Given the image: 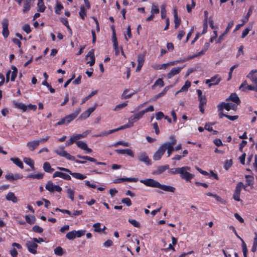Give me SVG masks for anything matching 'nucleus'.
Here are the masks:
<instances>
[{
  "mask_svg": "<svg viewBox=\"0 0 257 257\" xmlns=\"http://www.w3.org/2000/svg\"><path fill=\"white\" fill-rule=\"evenodd\" d=\"M97 106V105L95 104L94 106L89 108L86 111L82 112L79 116V119H85L88 118L91 113L96 109Z\"/></svg>",
  "mask_w": 257,
  "mask_h": 257,
  "instance_id": "nucleus-12",
  "label": "nucleus"
},
{
  "mask_svg": "<svg viewBox=\"0 0 257 257\" xmlns=\"http://www.w3.org/2000/svg\"><path fill=\"white\" fill-rule=\"evenodd\" d=\"M11 161H12L15 165L18 166L21 169L24 168V165L23 162L21 161V160L18 158H11Z\"/></svg>",
  "mask_w": 257,
  "mask_h": 257,
  "instance_id": "nucleus-33",
  "label": "nucleus"
},
{
  "mask_svg": "<svg viewBox=\"0 0 257 257\" xmlns=\"http://www.w3.org/2000/svg\"><path fill=\"white\" fill-rule=\"evenodd\" d=\"M77 157L79 159H82L86 160L92 162H94L95 163L96 165H103V166H106V163L105 162H97V160L94 158H92L91 157L88 156H81L79 155H77Z\"/></svg>",
  "mask_w": 257,
  "mask_h": 257,
  "instance_id": "nucleus-13",
  "label": "nucleus"
},
{
  "mask_svg": "<svg viewBox=\"0 0 257 257\" xmlns=\"http://www.w3.org/2000/svg\"><path fill=\"white\" fill-rule=\"evenodd\" d=\"M24 161L26 164L31 167L32 170H35L34 162L32 159L30 158H25L24 159Z\"/></svg>",
  "mask_w": 257,
  "mask_h": 257,
  "instance_id": "nucleus-35",
  "label": "nucleus"
},
{
  "mask_svg": "<svg viewBox=\"0 0 257 257\" xmlns=\"http://www.w3.org/2000/svg\"><path fill=\"white\" fill-rule=\"evenodd\" d=\"M37 6L39 8L38 11L41 13L44 12L45 11L46 7L44 5L43 0H38Z\"/></svg>",
  "mask_w": 257,
  "mask_h": 257,
  "instance_id": "nucleus-37",
  "label": "nucleus"
},
{
  "mask_svg": "<svg viewBox=\"0 0 257 257\" xmlns=\"http://www.w3.org/2000/svg\"><path fill=\"white\" fill-rule=\"evenodd\" d=\"M13 104L16 108L22 109L24 112L26 111L28 109V107L27 106V105H26L23 103L18 102L16 101H13Z\"/></svg>",
  "mask_w": 257,
  "mask_h": 257,
  "instance_id": "nucleus-29",
  "label": "nucleus"
},
{
  "mask_svg": "<svg viewBox=\"0 0 257 257\" xmlns=\"http://www.w3.org/2000/svg\"><path fill=\"white\" fill-rule=\"evenodd\" d=\"M54 186L52 182L51 181H49L47 184L46 185L45 188L50 192H54Z\"/></svg>",
  "mask_w": 257,
  "mask_h": 257,
  "instance_id": "nucleus-46",
  "label": "nucleus"
},
{
  "mask_svg": "<svg viewBox=\"0 0 257 257\" xmlns=\"http://www.w3.org/2000/svg\"><path fill=\"white\" fill-rule=\"evenodd\" d=\"M76 145L78 148L83 150L86 151L88 153H90L92 151V149L89 148L87 146V145L83 141L76 142Z\"/></svg>",
  "mask_w": 257,
  "mask_h": 257,
  "instance_id": "nucleus-21",
  "label": "nucleus"
},
{
  "mask_svg": "<svg viewBox=\"0 0 257 257\" xmlns=\"http://www.w3.org/2000/svg\"><path fill=\"white\" fill-rule=\"evenodd\" d=\"M190 170L191 168L190 167L185 166L181 167L179 173L180 177L186 181L191 182V179L194 178V175L188 172V171H190Z\"/></svg>",
  "mask_w": 257,
  "mask_h": 257,
  "instance_id": "nucleus-3",
  "label": "nucleus"
},
{
  "mask_svg": "<svg viewBox=\"0 0 257 257\" xmlns=\"http://www.w3.org/2000/svg\"><path fill=\"white\" fill-rule=\"evenodd\" d=\"M246 179V186H244V189L247 186H250L253 184V177L250 175H245Z\"/></svg>",
  "mask_w": 257,
  "mask_h": 257,
  "instance_id": "nucleus-41",
  "label": "nucleus"
},
{
  "mask_svg": "<svg viewBox=\"0 0 257 257\" xmlns=\"http://www.w3.org/2000/svg\"><path fill=\"white\" fill-rule=\"evenodd\" d=\"M180 168H172L169 170L168 172L172 175H175L180 173Z\"/></svg>",
  "mask_w": 257,
  "mask_h": 257,
  "instance_id": "nucleus-58",
  "label": "nucleus"
},
{
  "mask_svg": "<svg viewBox=\"0 0 257 257\" xmlns=\"http://www.w3.org/2000/svg\"><path fill=\"white\" fill-rule=\"evenodd\" d=\"M19 6L22 5L23 0H15ZM35 0H24L23 12L25 14L27 13L31 8V3H33Z\"/></svg>",
  "mask_w": 257,
  "mask_h": 257,
  "instance_id": "nucleus-7",
  "label": "nucleus"
},
{
  "mask_svg": "<svg viewBox=\"0 0 257 257\" xmlns=\"http://www.w3.org/2000/svg\"><path fill=\"white\" fill-rule=\"evenodd\" d=\"M254 234V237L253 240V244L251 249V251L253 252H255L257 249V232H255Z\"/></svg>",
  "mask_w": 257,
  "mask_h": 257,
  "instance_id": "nucleus-40",
  "label": "nucleus"
},
{
  "mask_svg": "<svg viewBox=\"0 0 257 257\" xmlns=\"http://www.w3.org/2000/svg\"><path fill=\"white\" fill-rule=\"evenodd\" d=\"M169 169V165H166L164 166H158L157 168V170L155 171L153 174H161L165 172L166 170Z\"/></svg>",
  "mask_w": 257,
  "mask_h": 257,
  "instance_id": "nucleus-28",
  "label": "nucleus"
},
{
  "mask_svg": "<svg viewBox=\"0 0 257 257\" xmlns=\"http://www.w3.org/2000/svg\"><path fill=\"white\" fill-rule=\"evenodd\" d=\"M81 109L80 107L77 108L74 112L66 115L64 117L66 122V124L70 123L72 121L75 119L78 115L80 113Z\"/></svg>",
  "mask_w": 257,
  "mask_h": 257,
  "instance_id": "nucleus-8",
  "label": "nucleus"
},
{
  "mask_svg": "<svg viewBox=\"0 0 257 257\" xmlns=\"http://www.w3.org/2000/svg\"><path fill=\"white\" fill-rule=\"evenodd\" d=\"M26 246L30 252L33 254L37 253V248L38 246L37 243L32 241H28L26 243Z\"/></svg>",
  "mask_w": 257,
  "mask_h": 257,
  "instance_id": "nucleus-18",
  "label": "nucleus"
},
{
  "mask_svg": "<svg viewBox=\"0 0 257 257\" xmlns=\"http://www.w3.org/2000/svg\"><path fill=\"white\" fill-rule=\"evenodd\" d=\"M168 66V63L165 64H163L162 65H158L155 66H154V68L156 70H160V69H166L167 67Z\"/></svg>",
  "mask_w": 257,
  "mask_h": 257,
  "instance_id": "nucleus-62",
  "label": "nucleus"
},
{
  "mask_svg": "<svg viewBox=\"0 0 257 257\" xmlns=\"http://www.w3.org/2000/svg\"><path fill=\"white\" fill-rule=\"evenodd\" d=\"M197 93L198 96V100L199 101V105H206L207 103V99L205 95H202V92L200 89L197 90Z\"/></svg>",
  "mask_w": 257,
  "mask_h": 257,
  "instance_id": "nucleus-20",
  "label": "nucleus"
},
{
  "mask_svg": "<svg viewBox=\"0 0 257 257\" xmlns=\"http://www.w3.org/2000/svg\"><path fill=\"white\" fill-rule=\"evenodd\" d=\"M42 84L43 85H44V86H46L48 88H49L50 91L51 93H54L55 92V89H54L52 87V86H51L50 84H49L47 81L46 80H44L42 83Z\"/></svg>",
  "mask_w": 257,
  "mask_h": 257,
  "instance_id": "nucleus-50",
  "label": "nucleus"
},
{
  "mask_svg": "<svg viewBox=\"0 0 257 257\" xmlns=\"http://www.w3.org/2000/svg\"><path fill=\"white\" fill-rule=\"evenodd\" d=\"M101 224L99 222L96 223L93 225L94 228V231L97 232H102L101 228H100Z\"/></svg>",
  "mask_w": 257,
  "mask_h": 257,
  "instance_id": "nucleus-60",
  "label": "nucleus"
},
{
  "mask_svg": "<svg viewBox=\"0 0 257 257\" xmlns=\"http://www.w3.org/2000/svg\"><path fill=\"white\" fill-rule=\"evenodd\" d=\"M128 91V89H125L124 90V91L123 92V93L122 94V96H121L122 98H124V99L129 98L131 97L132 96H133V94H134V93L127 94Z\"/></svg>",
  "mask_w": 257,
  "mask_h": 257,
  "instance_id": "nucleus-57",
  "label": "nucleus"
},
{
  "mask_svg": "<svg viewBox=\"0 0 257 257\" xmlns=\"http://www.w3.org/2000/svg\"><path fill=\"white\" fill-rule=\"evenodd\" d=\"M159 12L160 10L159 7L157 5L153 3L152 5V8L151 11V14H153V15L158 14L159 13Z\"/></svg>",
  "mask_w": 257,
  "mask_h": 257,
  "instance_id": "nucleus-45",
  "label": "nucleus"
},
{
  "mask_svg": "<svg viewBox=\"0 0 257 257\" xmlns=\"http://www.w3.org/2000/svg\"><path fill=\"white\" fill-rule=\"evenodd\" d=\"M252 82L257 83V70H252L246 76Z\"/></svg>",
  "mask_w": 257,
  "mask_h": 257,
  "instance_id": "nucleus-24",
  "label": "nucleus"
},
{
  "mask_svg": "<svg viewBox=\"0 0 257 257\" xmlns=\"http://www.w3.org/2000/svg\"><path fill=\"white\" fill-rule=\"evenodd\" d=\"M168 90V88L165 87L164 90L160 93H158L155 96L154 100L158 99V98L163 96L167 92Z\"/></svg>",
  "mask_w": 257,
  "mask_h": 257,
  "instance_id": "nucleus-51",
  "label": "nucleus"
},
{
  "mask_svg": "<svg viewBox=\"0 0 257 257\" xmlns=\"http://www.w3.org/2000/svg\"><path fill=\"white\" fill-rule=\"evenodd\" d=\"M32 230L36 233H42L44 230L41 227L36 225L32 227Z\"/></svg>",
  "mask_w": 257,
  "mask_h": 257,
  "instance_id": "nucleus-52",
  "label": "nucleus"
},
{
  "mask_svg": "<svg viewBox=\"0 0 257 257\" xmlns=\"http://www.w3.org/2000/svg\"><path fill=\"white\" fill-rule=\"evenodd\" d=\"M39 142L37 140L29 142L27 144V146L31 151H33L39 146Z\"/></svg>",
  "mask_w": 257,
  "mask_h": 257,
  "instance_id": "nucleus-27",
  "label": "nucleus"
},
{
  "mask_svg": "<svg viewBox=\"0 0 257 257\" xmlns=\"http://www.w3.org/2000/svg\"><path fill=\"white\" fill-rule=\"evenodd\" d=\"M85 233V230H75V235L76 237H80L84 235Z\"/></svg>",
  "mask_w": 257,
  "mask_h": 257,
  "instance_id": "nucleus-63",
  "label": "nucleus"
},
{
  "mask_svg": "<svg viewBox=\"0 0 257 257\" xmlns=\"http://www.w3.org/2000/svg\"><path fill=\"white\" fill-rule=\"evenodd\" d=\"M6 199L8 201H11L13 203H17L18 202V198L15 196L14 193L9 192L6 196Z\"/></svg>",
  "mask_w": 257,
  "mask_h": 257,
  "instance_id": "nucleus-31",
  "label": "nucleus"
},
{
  "mask_svg": "<svg viewBox=\"0 0 257 257\" xmlns=\"http://www.w3.org/2000/svg\"><path fill=\"white\" fill-rule=\"evenodd\" d=\"M43 169L47 173H51L54 171V169L52 168L49 162H45L43 164Z\"/></svg>",
  "mask_w": 257,
  "mask_h": 257,
  "instance_id": "nucleus-34",
  "label": "nucleus"
},
{
  "mask_svg": "<svg viewBox=\"0 0 257 257\" xmlns=\"http://www.w3.org/2000/svg\"><path fill=\"white\" fill-rule=\"evenodd\" d=\"M219 109L221 110H223V109H225L227 111H229L231 109L235 110L237 109V105L236 104L224 102L219 103Z\"/></svg>",
  "mask_w": 257,
  "mask_h": 257,
  "instance_id": "nucleus-9",
  "label": "nucleus"
},
{
  "mask_svg": "<svg viewBox=\"0 0 257 257\" xmlns=\"http://www.w3.org/2000/svg\"><path fill=\"white\" fill-rule=\"evenodd\" d=\"M121 202L125 204L127 206L132 205V201L129 198H124L121 200Z\"/></svg>",
  "mask_w": 257,
  "mask_h": 257,
  "instance_id": "nucleus-64",
  "label": "nucleus"
},
{
  "mask_svg": "<svg viewBox=\"0 0 257 257\" xmlns=\"http://www.w3.org/2000/svg\"><path fill=\"white\" fill-rule=\"evenodd\" d=\"M66 192L69 198L72 201H73L74 200V190L69 188L67 190Z\"/></svg>",
  "mask_w": 257,
  "mask_h": 257,
  "instance_id": "nucleus-47",
  "label": "nucleus"
},
{
  "mask_svg": "<svg viewBox=\"0 0 257 257\" xmlns=\"http://www.w3.org/2000/svg\"><path fill=\"white\" fill-rule=\"evenodd\" d=\"M161 18L162 19H165L166 18V6L164 5L161 6Z\"/></svg>",
  "mask_w": 257,
  "mask_h": 257,
  "instance_id": "nucleus-53",
  "label": "nucleus"
},
{
  "mask_svg": "<svg viewBox=\"0 0 257 257\" xmlns=\"http://www.w3.org/2000/svg\"><path fill=\"white\" fill-rule=\"evenodd\" d=\"M221 81V78L218 77L217 75L212 77L209 79L206 80L205 83L208 85L209 87H210L212 85H215L218 84Z\"/></svg>",
  "mask_w": 257,
  "mask_h": 257,
  "instance_id": "nucleus-17",
  "label": "nucleus"
},
{
  "mask_svg": "<svg viewBox=\"0 0 257 257\" xmlns=\"http://www.w3.org/2000/svg\"><path fill=\"white\" fill-rule=\"evenodd\" d=\"M195 2L194 0L191 1V5L187 4L186 6L187 11L188 13L192 11V9L195 7Z\"/></svg>",
  "mask_w": 257,
  "mask_h": 257,
  "instance_id": "nucleus-59",
  "label": "nucleus"
},
{
  "mask_svg": "<svg viewBox=\"0 0 257 257\" xmlns=\"http://www.w3.org/2000/svg\"><path fill=\"white\" fill-rule=\"evenodd\" d=\"M11 68L13 70V71L12 72L11 80L12 81H15L16 78L17 77V76L18 69H17V67L15 66H12Z\"/></svg>",
  "mask_w": 257,
  "mask_h": 257,
  "instance_id": "nucleus-38",
  "label": "nucleus"
},
{
  "mask_svg": "<svg viewBox=\"0 0 257 257\" xmlns=\"http://www.w3.org/2000/svg\"><path fill=\"white\" fill-rule=\"evenodd\" d=\"M173 15L174 17L175 28L177 29L180 25L181 20L178 17V12L176 9L173 10Z\"/></svg>",
  "mask_w": 257,
  "mask_h": 257,
  "instance_id": "nucleus-30",
  "label": "nucleus"
},
{
  "mask_svg": "<svg viewBox=\"0 0 257 257\" xmlns=\"http://www.w3.org/2000/svg\"><path fill=\"white\" fill-rule=\"evenodd\" d=\"M183 67L173 68L170 72L167 74L168 79L172 78L174 76L179 74Z\"/></svg>",
  "mask_w": 257,
  "mask_h": 257,
  "instance_id": "nucleus-26",
  "label": "nucleus"
},
{
  "mask_svg": "<svg viewBox=\"0 0 257 257\" xmlns=\"http://www.w3.org/2000/svg\"><path fill=\"white\" fill-rule=\"evenodd\" d=\"M244 187L242 182H238L235 187V189L233 194V198L236 201H240L241 200L240 199V194L241 190L243 187Z\"/></svg>",
  "mask_w": 257,
  "mask_h": 257,
  "instance_id": "nucleus-6",
  "label": "nucleus"
},
{
  "mask_svg": "<svg viewBox=\"0 0 257 257\" xmlns=\"http://www.w3.org/2000/svg\"><path fill=\"white\" fill-rule=\"evenodd\" d=\"M115 152L119 154H126L132 157H134V153L130 149H116Z\"/></svg>",
  "mask_w": 257,
  "mask_h": 257,
  "instance_id": "nucleus-23",
  "label": "nucleus"
},
{
  "mask_svg": "<svg viewBox=\"0 0 257 257\" xmlns=\"http://www.w3.org/2000/svg\"><path fill=\"white\" fill-rule=\"evenodd\" d=\"M44 174L43 173H38L37 174H30L27 176V178L29 179H42L44 177Z\"/></svg>",
  "mask_w": 257,
  "mask_h": 257,
  "instance_id": "nucleus-32",
  "label": "nucleus"
},
{
  "mask_svg": "<svg viewBox=\"0 0 257 257\" xmlns=\"http://www.w3.org/2000/svg\"><path fill=\"white\" fill-rule=\"evenodd\" d=\"M2 28H3V31H2V34L3 37L5 38H7L8 37L9 35V31L8 29V27L9 25V20L5 18L2 21Z\"/></svg>",
  "mask_w": 257,
  "mask_h": 257,
  "instance_id": "nucleus-10",
  "label": "nucleus"
},
{
  "mask_svg": "<svg viewBox=\"0 0 257 257\" xmlns=\"http://www.w3.org/2000/svg\"><path fill=\"white\" fill-rule=\"evenodd\" d=\"M137 61L138 64L143 65L145 61V55L143 54H139L138 56Z\"/></svg>",
  "mask_w": 257,
  "mask_h": 257,
  "instance_id": "nucleus-55",
  "label": "nucleus"
},
{
  "mask_svg": "<svg viewBox=\"0 0 257 257\" xmlns=\"http://www.w3.org/2000/svg\"><path fill=\"white\" fill-rule=\"evenodd\" d=\"M138 181V179L137 178H127V177H123L117 178L113 180V183L115 184L121 183L124 181H127L130 182H137Z\"/></svg>",
  "mask_w": 257,
  "mask_h": 257,
  "instance_id": "nucleus-16",
  "label": "nucleus"
},
{
  "mask_svg": "<svg viewBox=\"0 0 257 257\" xmlns=\"http://www.w3.org/2000/svg\"><path fill=\"white\" fill-rule=\"evenodd\" d=\"M191 86V82L188 80L186 81L185 83V84L181 87L180 90L176 92V94L183 91H187L188 88Z\"/></svg>",
  "mask_w": 257,
  "mask_h": 257,
  "instance_id": "nucleus-39",
  "label": "nucleus"
},
{
  "mask_svg": "<svg viewBox=\"0 0 257 257\" xmlns=\"http://www.w3.org/2000/svg\"><path fill=\"white\" fill-rule=\"evenodd\" d=\"M164 154V143H163L158 149L157 151L153 155V159L155 161L160 160Z\"/></svg>",
  "mask_w": 257,
  "mask_h": 257,
  "instance_id": "nucleus-11",
  "label": "nucleus"
},
{
  "mask_svg": "<svg viewBox=\"0 0 257 257\" xmlns=\"http://www.w3.org/2000/svg\"><path fill=\"white\" fill-rule=\"evenodd\" d=\"M54 152L59 156L65 157L68 160H75V157L65 151L63 146H60L59 149L55 150Z\"/></svg>",
  "mask_w": 257,
  "mask_h": 257,
  "instance_id": "nucleus-4",
  "label": "nucleus"
},
{
  "mask_svg": "<svg viewBox=\"0 0 257 257\" xmlns=\"http://www.w3.org/2000/svg\"><path fill=\"white\" fill-rule=\"evenodd\" d=\"M170 141L164 143V153L167 151V157H169L174 151V146L177 143V139L174 135L169 137Z\"/></svg>",
  "mask_w": 257,
  "mask_h": 257,
  "instance_id": "nucleus-2",
  "label": "nucleus"
},
{
  "mask_svg": "<svg viewBox=\"0 0 257 257\" xmlns=\"http://www.w3.org/2000/svg\"><path fill=\"white\" fill-rule=\"evenodd\" d=\"M106 170L102 167H99L94 168L91 172L95 174H104V172L106 171Z\"/></svg>",
  "mask_w": 257,
  "mask_h": 257,
  "instance_id": "nucleus-42",
  "label": "nucleus"
},
{
  "mask_svg": "<svg viewBox=\"0 0 257 257\" xmlns=\"http://www.w3.org/2000/svg\"><path fill=\"white\" fill-rule=\"evenodd\" d=\"M88 57H90V61L87 62V64H89L90 66L94 65L95 64V58L93 49H92L88 52L86 56V59Z\"/></svg>",
  "mask_w": 257,
  "mask_h": 257,
  "instance_id": "nucleus-22",
  "label": "nucleus"
},
{
  "mask_svg": "<svg viewBox=\"0 0 257 257\" xmlns=\"http://www.w3.org/2000/svg\"><path fill=\"white\" fill-rule=\"evenodd\" d=\"M25 219H26V222L30 224H34L36 221V218H35V216L33 215L30 216V215H27L25 216Z\"/></svg>",
  "mask_w": 257,
  "mask_h": 257,
  "instance_id": "nucleus-43",
  "label": "nucleus"
},
{
  "mask_svg": "<svg viewBox=\"0 0 257 257\" xmlns=\"http://www.w3.org/2000/svg\"><path fill=\"white\" fill-rule=\"evenodd\" d=\"M80 17L83 20H85V18L86 16V10L84 6L82 5L80 7V10L79 12Z\"/></svg>",
  "mask_w": 257,
  "mask_h": 257,
  "instance_id": "nucleus-36",
  "label": "nucleus"
},
{
  "mask_svg": "<svg viewBox=\"0 0 257 257\" xmlns=\"http://www.w3.org/2000/svg\"><path fill=\"white\" fill-rule=\"evenodd\" d=\"M140 182L145 185L146 186L151 187L154 188H158L165 191L174 192L176 188L171 186H167L166 185L161 184L157 181L153 179H146L145 180H140Z\"/></svg>",
  "mask_w": 257,
  "mask_h": 257,
  "instance_id": "nucleus-1",
  "label": "nucleus"
},
{
  "mask_svg": "<svg viewBox=\"0 0 257 257\" xmlns=\"http://www.w3.org/2000/svg\"><path fill=\"white\" fill-rule=\"evenodd\" d=\"M66 237L69 240H73L75 238V230L68 232L66 235Z\"/></svg>",
  "mask_w": 257,
  "mask_h": 257,
  "instance_id": "nucleus-54",
  "label": "nucleus"
},
{
  "mask_svg": "<svg viewBox=\"0 0 257 257\" xmlns=\"http://www.w3.org/2000/svg\"><path fill=\"white\" fill-rule=\"evenodd\" d=\"M138 159L140 162H144L148 166L152 164L151 160L149 159L148 155L145 152H143L140 154L138 156Z\"/></svg>",
  "mask_w": 257,
  "mask_h": 257,
  "instance_id": "nucleus-15",
  "label": "nucleus"
},
{
  "mask_svg": "<svg viewBox=\"0 0 257 257\" xmlns=\"http://www.w3.org/2000/svg\"><path fill=\"white\" fill-rule=\"evenodd\" d=\"M57 169L61 171L65 172L72 176L74 178L79 179V180H83L86 178V176L85 175L79 173H73L69 169L65 168L64 167H58Z\"/></svg>",
  "mask_w": 257,
  "mask_h": 257,
  "instance_id": "nucleus-5",
  "label": "nucleus"
},
{
  "mask_svg": "<svg viewBox=\"0 0 257 257\" xmlns=\"http://www.w3.org/2000/svg\"><path fill=\"white\" fill-rule=\"evenodd\" d=\"M232 165V160L231 159L229 160H226L224 163V168L225 170H227L231 167Z\"/></svg>",
  "mask_w": 257,
  "mask_h": 257,
  "instance_id": "nucleus-49",
  "label": "nucleus"
},
{
  "mask_svg": "<svg viewBox=\"0 0 257 257\" xmlns=\"http://www.w3.org/2000/svg\"><path fill=\"white\" fill-rule=\"evenodd\" d=\"M164 85V83L163 79L162 78H159L155 81L154 84L152 86V88H153L155 86L163 87Z\"/></svg>",
  "mask_w": 257,
  "mask_h": 257,
  "instance_id": "nucleus-56",
  "label": "nucleus"
},
{
  "mask_svg": "<svg viewBox=\"0 0 257 257\" xmlns=\"http://www.w3.org/2000/svg\"><path fill=\"white\" fill-rule=\"evenodd\" d=\"M54 253L57 255L61 256L64 254L63 249L61 246H58L54 249Z\"/></svg>",
  "mask_w": 257,
  "mask_h": 257,
  "instance_id": "nucleus-48",
  "label": "nucleus"
},
{
  "mask_svg": "<svg viewBox=\"0 0 257 257\" xmlns=\"http://www.w3.org/2000/svg\"><path fill=\"white\" fill-rule=\"evenodd\" d=\"M154 110V107L153 105H150L145 109L142 110L136 114H135V116L136 117V118L138 120L141 118L143 117V115L145 114V113L148 112H152Z\"/></svg>",
  "mask_w": 257,
  "mask_h": 257,
  "instance_id": "nucleus-14",
  "label": "nucleus"
},
{
  "mask_svg": "<svg viewBox=\"0 0 257 257\" xmlns=\"http://www.w3.org/2000/svg\"><path fill=\"white\" fill-rule=\"evenodd\" d=\"M64 7L62 4L58 2L55 8V12L56 14L60 15L61 14V11L63 9Z\"/></svg>",
  "mask_w": 257,
  "mask_h": 257,
  "instance_id": "nucleus-44",
  "label": "nucleus"
},
{
  "mask_svg": "<svg viewBox=\"0 0 257 257\" xmlns=\"http://www.w3.org/2000/svg\"><path fill=\"white\" fill-rule=\"evenodd\" d=\"M53 178L60 177L65 180H71V177L70 174L64 173L61 172L56 171L53 175Z\"/></svg>",
  "mask_w": 257,
  "mask_h": 257,
  "instance_id": "nucleus-19",
  "label": "nucleus"
},
{
  "mask_svg": "<svg viewBox=\"0 0 257 257\" xmlns=\"http://www.w3.org/2000/svg\"><path fill=\"white\" fill-rule=\"evenodd\" d=\"M234 25V22L233 21H230L228 23V25L226 28V29L225 30V31L224 32L225 33V34H227L229 31H230V30L232 28V27H233Z\"/></svg>",
  "mask_w": 257,
  "mask_h": 257,
  "instance_id": "nucleus-61",
  "label": "nucleus"
},
{
  "mask_svg": "<svg viewBox=\"0 0 257 257\" xmlns=\"http://www.w3.org/2000/svg\"><path fill=\"white\" fill-rule=\"evenodd\" d=\"M226 100L231 101L234 102L236 105H239L241 103L239 98L235 93H231Z\"/></svg>",
  "mask_w": 257,
  "mask_h": 257,
  "instance_id": "nucleus-25",
  "label": "nucleus"
}]
</instances>
